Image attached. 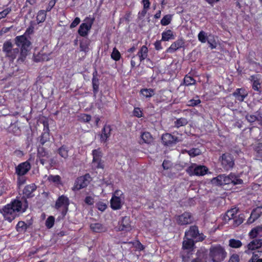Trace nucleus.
Instances as JSON below:
<instances>
[{
	"label": "nucleus",
	"instance_id": "f257e3e1",
	"mask_svg": "<svg viewBox=\"0 0 262 262\" xmlns=\"http://www.w3.org/2000/svg\"><path fill=\"white\" fill-rule=\"evenodd\" d=\"M15 43L17 47H21L20 55L17 60L18 61L23 62L29 51L31 45L30 41L25 36L21 35L15 38ZM3 50L6 56L12 61L16 58L19 53L18 48H15L14 45L9 41L4 43Z\"/></svg>",
	"mask_w": 262,
	"mask_h": 262
},
{
	"label": "nucleus",
	"instance_id": "f03ea898",
	"mask_svg": "<svg viewBox=\"0 0 262 262\" xmlns=\"http://www.w3.org/2000/svg\"><path fill=\"white\" fill-rule=\"evenodd\" d=\"M26 209L23 208L20 201L15 200L11 204L5 206L1 212L3 214L5 220L11 222L17 216L18 213L25 212Z\"/></svg>",
	"mask_w": 262,
	"mask_h": 262
},
{
	"label": "nucleus",
	"instance_id": "7ed1b4c3",
	"mask_svg": "<svg viewBox=\"0 0 262 262\" xmlns=\"http://www.w3.org/2000/svg\"><path fill=\"white\" fill-rule=\"evenodd\" d=\"M211 183L216 185H223L231 183L235 185L242 184L243 180L235 174L231 173L228 176L224 174L219 175L213 178L211 180Z\"/></svg>",
	"mask_w": 262,
	"mask_h": 262
},
{
	"label": "nucleus",
	"instance_id": "20e7f679",
	"mask_svg": "<svg viewBox=\"0 0 262 262\" xmlns=\"http://www.w3.org/2000/svg\"><path fill=\"white\" fill-rule=\"evenodd\" d=\"M209 256L212 262H222L226 258L227 253L224 247L217 245L210 248Z\"/></svg>",
	"mask_w": 262,
	"mask_h": 262
},
{
	"label": "nucleus",
	"instance_id": "39448f33",
	"mask_svg": "<svg viewBox=\"0 0 262 262\" xmlns=\"http://www.w3.org/2000/svg\"><path fill=\"white\" fill-rule=\"evenodd\" d=\"M208 169L204 165H198L196 164H191L187 169V172L191 176H203L207 173Z\"/></svg>",
	"mask_w": 262,
	"mask_h": 262
},
{
	"label": "nucleus",
	"instance_id": "423d86ee",
	"mask_svg": "<svg viewBox=\"0 0 262 262\" xmlns=\"http://www.w3.org/2000/svg\"><path fill=\"white\" fill-rule=\"evenodd\" d=\"M123 193L121 190H116L111 200V207L114 209H119L123 203Z\"/></svg>",
	"mask_w": 262,
	"mask_h": 262
},
{
	"label": "nucleus",
	"instance_id": "0eeeda50",
	"mask_svg": "<svg viewBox=\"0 0 262 262\" xmlns=\"http://www.w3.org/2000/svg\"><path fill=\"white\" fill-rule=\"evenodd\" d=\"M93 154V166L96 168L103 169L104 167L103 162L101 160L102 154L101 150L99 148L94 149L92 151Z\"/></svg>",
	"mask_w": 262,
	"mask_h": 262
},
{
	"label": "nucleus",
	"instance_id": "6e6552de",
	"mask_svg": "<svg viewBox=\"0 0 262 262\" xmlns=\"http://www.w3.org/2000/svg\"><path fill=\"white\" fill-rule=\"evenodd\" d=\"M69 205L68 198L64 195H61L56 201L55 207L56 209L62 211V214L65 215L68 209Z\"/></svg>",
	"mask_w": 262,
	"mask_h": 262
},
{
	"label": "nucleus",
	"instance_id": "1a4fd4ad",
	"mask_svg": "<svg viewBox=\"0 0 262 262\" xmlns=\"http://www.w3.org/2000/svg\"><path fill=\"white\" fill-rule=\"evenodd\" d=\"M185 237L195 240L196 242L202 241L204 239L203 235L199 233L198 227L195 226L190 227L189 229L185 232Z\"/></svg>",
	"mask_w": 262,
	"mask_h": 262
},
{
	"label": "nucleus",
	"instance_id": "9d476101",
	"mask_svg": "<svg viewBox=\"0 0 262 262\" xmlns=\"http://www.w3.org/2000/svg\"><path fill=\"white\" fill-rule=\"evenodd\" d=\"M163 143L166 145H170L172 144H176L177 142L183 140L181 135L178 136L172 135L170 134H165L162 137Z\"/></svg>",
	"mask_w": 262,
	"mask_h": 262
},
{
	"label": "nucleus",
	"instance_id": "9b49d317",
	"mask_svg": "<svg viewBox=\"0 0 262 262\" xmlns=\"http://www.w3.org/2000/svg\"><path fill=\"white\" fill-rule=\"evenodd\" d=\"M90 180V176L89 174H85L77 178L73 187V190H78L85 187L89 184Z\"/></svg>",
	"mask_w": 262,
	"mask_h": 262
},
{
	"label": "nucleus",
	"instance_id": "f8f14e48",
	"mask_svg": "<svg viewBox=\"0 0 262 262\" xmlns=\"http://www.w3.org/2000/svg\"><path fill=\"white\" fill-rule=\"evenodd\" d=\"M221 163L225 169H230L234 165L233 157L229 154H223L221 158Z\"/></svg>",
	"mask_w": 262,
	"mask_h": 262
},
{
	"label": "nucleus",
	"instance_id": "ddd939ff",
	"mask_svg": "<svg viewBox=\"0 0 262 262\" xmlns=\"http://www.w3.org/2000/svg\"><path fill=\"white\" fill-rule=\"evenodd\" d=\"M262 246V239H256L252 241L248 244L246 249L245 250V253L248 254H250L253 252L252 251L258 249Z\"/></svg>",
	"mask_w": 262,
	"mask_h": 262
},
{
	"label": "nucleus",
	"instance_id": "4468645a",
	"mask_svg": "<svg viewBox=\"0 0 262 262\" xmlns=\"http://www.w3.org/2000/svg\"><path fill=\"white\" fill-rule=\"evenodd\" d=\"M177 222L181 225H187L192 222L193 217L189 212H184L176 217Z\"/></svg>",
	"mask_w": 262,
	"mask_h": 262
},
{
	"label": "nucleus",
	"instance_id": "2eb2a0df",
	"mask_svg": "<svg viewBox=\"0 0 262 262\" xmlns=\"http://www.w3.org/2000/svg\"><path fill=\"white\" fill-rule=\"evenodd\" d=\"M31 169V165L29 162L26 161L19 164L15 168V172L19 176L26 174Z\"/></svg>",
	"mask_w": 262,
	"mask_h": 262
},
{
	"label": "nucleus",
	"instance_id": "dca6fc26",
	"mask_svg": "<svg viewBox=\"0 0 262 262\" xmlns=\"http://www.w3.org/2000/svg\"><path fill=\"white\" fill-rule=\"evenodd\" d=\"M184 40L180 39H178L173 42L171 46L166 50L167 53H172L176 51L179 49H180L184 46Z\"/></svg>",
	"mask_w": 262,
	"mask_h": 262
},
{
	"label": "nucleus",
	"instance_id": "f3484780",
	"mask_svg": "<svg viewBox=\"0 0 262 262\" xmlns=\"http://www.w3.org/2000/svg\"><path fill=\"white\" fill-rule=\"evenodd\" d=\"M120 230L129 231L131 229L130 219L128 216L123 217L119 227Z\"/></svg>",
	"mask_w": 262,
	"mask_h": 262
},
{
	"label": "nucleus",
	"instance_id": "a211bd4d",
	"mask_svg": "<svg viewBox=\"0 0 262 262\" xmlns=\"http://www.w3.org/2000/svg\"><path fill=\"white\" fill-rule=\"evenodd\" d=\"M235 99L239 101H243L247 96L248 93L243 89H237L233 93Z\"/></svg>",
	"mask_w": 262,
	"mask_h": 262
},
{
	"label": "nucleus",
	"instance_id": "6ab92c4d",
	"mask_svg": "<svg viewBox=\"0 0 262 262\" xmlns=\"http://www.w3.org/2000/svg\"><path fill=\"white\" fill-rule=\"evenodd\" d=\"M262 213V207H257L252 211L250 217L248 220V223L249 224L254 222Z\"/></svg>",
	"mask_w": 262,
	"mask_h": 262
},
{
	"label": "nucleus",
	"instance_id": "aec40b11",
	"mask_svg": "<svg viewBox=\"0 0 262 262\" xmlns=\"http://www.w3.org/2000/svg\"><path fill=\"white\" fill-rule=\"evenodd\" d=\"M111 128L109 125H105L102 130V133L101 135V141L106 142L111 135Z\"/></svg>",
	"mask_w": 262,
	"mask_h": 262
},
{
	"label": "nucleus",
	"instance_id": "412c9836",
	"mask_svg": "<svg viewBox=\"0 0 262 262\" xmlns=\"http://www.w3.org/2000/svg\"><path fill=\"white\" fill-rule=\"evenodd\" d=\"M238 212V209L236 208H232L228 210L226 215L224 216V220L225 222H228L231 219H234L235 215Z\"/></svg>",
	"mask_w": 262,
	"mask_h": 262
},
{
	"label": "nucleus",
	"instance_id": "4be33fe9",
	"mask_svg": "<svg viewBox=\"0 0 262 262\" xmlns=\"http://www.w3.org/2000/svg\"><path fill=\"white\" fill-rule=\"evenodd\" d=\"M140 62L147 58L148 49L145 46H143L137 53Z\"/></svg>",
	"mask_w": 262,
	"mask_h": 262
},
{
	"label": "nucleus",
	"instance_id": "5701e85b",
	"mask_svg": "<svg viewBox=\"0 0 262 262\" xmlns=\"http://www.w3.org/2000/svg\"><path fill=\"white\" fill-rule=\"evenodd\" d=\"M91 26L86 24L82 23L80 26L78 30L79 34L82 36H85L87 35L89 30H90Z\"/></svg>",
	"mask_w": 262,
	"mask_h": 262
},
{
	"label": "nucleus",
	"instance_id": "b1692460",
	"mask_svg": "<svg viewBox=\"0 0 262 262\" xmlns=\"http://www.w3.org/2000/svg\"><path fill=\"white\" fill-rule=\"evenodd\" d=\"M249 235L251 238H255L257 236H262V225L252 229L249 232Z\"/></svg>",
	"mask_w": 262,
	"mask_h": 262
},
{
	"label": "nucleus",
	"instance_id": "393cba45",
	"mask_svg": "<svg viewBox=\"0 0 262 262\" xmlns=\"http://www.w3.org/2000/svg\"><path fill=\"white\" fill-rule=\"evenodd\" d=\"M194 245V241L190 238H184L183 243V248L184 249L191 250Z\"/></svg>",
	"mask_w": 262,
	"mask_h": 262
},
{
	"label": "nucleus",
	"instance_id": "a878e982",
	"mask_svg": "<svg viewBox=\"0 0 262 262\" xmlns=\"http://www.w3.org/2000/svg\"><path fill=\"white\" fill-rule=\"evenodd\" d=\"M36 186L34 184L28 185L25 187L23 190L24 194L27 197L31 196V193L36 189Z\"/></svg>",
	"mask_w": 262,
	"mask_h": 262
},
{
	"label": "nucleus",
	"instance_id": "bb28decb",
	"mask_svg": "<svg viewBox=\"0 0 262 262\" xmlns=\"http://www.w3.org/2000/svg\"><path fill=\"white\" fill-rule=\"evenodd\" d=\"M174 39V35L172 32L170 30L164 31L162 33V39L163 41H168L170 39Z\"/></svg>",
	"mask_w": 262,
	"mask_h": 262
},
{
	"label": "nucleus",
	"instance_id": "cd10ccee",
	"mask_svg": "<svg viewBox=\"0 0 262 262\" xmlns=\"http://www.w3.org/2000/svg\"><path fill=\"white\" fill-rule=\"evenodd\" d=\"M90 227L93 231L96 232H103L106 230V228L99 223L92 224Z\"/></svg>",
	"mask_w": 262,
	"mask_h": 262
},
{
	"label": "nucleus",
	"instance_id": "c85d7f7f",
	"mask_svg": "<svg viewBox=\"0 0 262 262\" xmlns=\"http://www.w3.org/2000/svg\"><path fill=\"white\" fill-rule=\"evenodd\" d=\"M46 11L45 10H40L37 15L36 20L37 21V23L39 24L40 23L43 22L45 20L46 18Z\"/></svg>",
	"mask_w": 262,
	"mask_h": 262
},
{
	"label": "nucleus",
	"instance_id": "c756f323",
	"mask_svg": "<svg viewBox=\"0 0 262 262\" xmlns=\"http://www.w3.org/2000/svg\"><path fill=\"white\" fill-rule=\"evenodd\" d=\"M251 78L252 81L253 89L255 91H258L259 89V85H260L258 78L255 76H252Z\"/></svg>",
	"mask_w": 262,
	"mask_h": 262
},
{
	"label": "nucleus",
	"instance_id": "7c9ffc66",
	"mask_svg": "<svg viewBox=\"0 0 262 262\" xmlns=\"http://www.w3.org/2000/svg\"><path fill=\"white\" fill-rule=\"evenodd\" d=\"M229 245L232 248H238L242 246V243L239 240L230 239L229 241Z\"/></svg>",
	"mask_w": 262,
	"mask_h": 262
},
{
	"label": "nucleus",
	"instance_id": "2f4dec72",
	"mask_svg": "<svg viewBox=\"0 0 262 262\" xmlns=\"http://www.w3.org/2000/svg\"><path fill=\"white\" fill-rule=\"evenodd\" d=\"M141 94L146 98H150L154 95L153 90L149 89H142L140 91Z\"/></svg>",
	"mask_w": 262,
	"mask_h": 262
},
{
	"label": "nucleus",
	"instance_id": "473e14b6",
	"mask_svg": "<svg viewBox=\"0 0 262 262\" xmlns=\"http://www.w3.org/2000/svg\"><path fill=\"white\" fill-rule=\"evenodd\" d=\"M141 139H142L143 142L145 143H149L152 140V137L150 133L148 132L143 133L141 135Z\"/></svg>",
	"mask_w": 262,
	"mask_h": 262
},
{
	"label": "nucleus",
	"instance_id": "72a5a7b5",
	"mask_svg": "<svg viewBox=\"0 0 262 262\" xmlns=\"http://www.w3.org/2000/svg\"><path fill=\"white\" fill-rule=\"evenodd\" d=\"M188 123V121L186 118H181L178 119H177L175 122L174 124L175 126L179 128L181 126H184L186 125Z\"/></svg>",
	"mask_w": 262,
	"mask_h": 262
},
{
	"label": "nucleus",
	"instance_id": "f704fd0d",
	"mask_svg": "<svg viewBox=\"0 0 262 262\" xmlns=\"http://www.w3.org/2000/svg\"><path fill=\"white\" fill-rule=\"evenodd\" d=\"M58 153L61 157L64 159H66L68 157V150L65 146H63L59 148Z\"/></svg>",
	"mask_w": 262,
	"mask_h": 262
},
{
	"label": "nucleus",
	"instance_id": "c9c22d12",
	"mask_svg": "<svg viewBox=\"0 0 262 262\" xmlns=\"http://www.w3.org/2000/svg\"><path fill=\"white\" fill-rule=\"evenodd\" d=\"M198 40L202 43H205L207 40V35L206 32L201 31L198 34Z\"/></svg>",
	"mask_w": 262,
	"mask_h": 262
},
{
	"label": "nucleus",
	"instance_id": "e433bc0d",
	"mask_svg": "<svg viewBox=\"0 0 262 262\" xmlns=\"http://www.w3.org/2000/svg\"><path fill=\"white\" fill-rule=\"evenodd\" d=\"M172 16L171 15L168 14L165 15L162 19L161 20V24L163 26L168 25L170 23L171 20Z\"/></svg>",
	"mask_w": 262,
	"mask_h": 262
},
{
	"label": "nucleus",
	"instance_id": "4c0bfd02",
	"mask_svg": "<svg viewBox=\"0 0 262 262\" xmlns=\"http://www.w3.org/2000/svg\"><path fill=\"white\" fill-rule=\"evenodd\" d=\"M184 82L186 85H191L194 84L195 80L191 77L189 76H186L184 79Z\"/></svg>",
	"mask_w": 262,
	"mask_h": 262
},
{
	"label": "nucleus",
	"instance_id": "58836bf2",
	"mask_svg": "<svg viewBox=\"0 0 262 262\" xmlns=\"http://www.w3.org/2000/svg\"><path fill=\"white\" fill-rule=\"evenodd\" d=\"M111 57L116 61L119 60L120 58V53L116 48L113 49Z\"/></svg>",
	"mask_w": 262,
	"mask_h": 262
},
{
	"label": "nucleus",
	"instance_id": "ea45409f",
	"mask_svg": "<svg viewBox=\"0 0 262 262\" xmlns=\"http://www.w3.org/2000/svg\"><path fill=\"white\" fill-rule=\"evenodd\" d=\"M48 179L49 181L54 182L56 184L60 183V177L58 175H50Z\"/></svg>",
	"mask_w": 262,
	"mask_h": 262
},
{
	"label": "nucleus",
	"instance_id": "a19ab883",
	"mask_svg": "<svg viewBox=\"0 0 262 262\" xmlns=\"http://www.w3.org/2000/svg\"><path fill=\"white\" fill-rule=\"evenodd\" d=\"M38 157L39 158H49L50 157L49 154L47 151H45L44 149L42 148L38 149Z\"/></svg>",
	"mask_w": 262,
	"mask_h": 262
},
{
	"label": "nucleus",
	"instance_id": "79ce46f5",
	"mask_svg": "<svg viewBox=\"0 0 262 262\" xmlns=\"http://www.w3.org/2000/svg\"><path fill=\"white\" fill-rule=\"evenodd\" d=\"M26 229V224L24 222H19L16 225V229L18 232H23Z\"/></svg>",
	"mask_w": 262,
	"mask_h": 262
},
{
	"label": "nucleus",
	"instance_id": "37998d69",
	"mask_svg": "<svg viewBox=\"0 0 262 262\" xmlns=\"http://www.w3.org/2000/svg\"><path fill=\"white\" fill-rule=\"evenodd\" d=\"M188 154L191 157H195L201 154V150L198 148L191 149L187 151Z\"/></svg>",
	"mask_w": 262,
	"mask_h": 262
},
{
	"label": "nucleus",
	"instance_id": "c03bdc74",
	"mask_svg": "<svg viewBox=\"0 0 262 262\" xmlns=\"http://www.w3.org/2000/svg\"><path fill=\"white\" fill-rule=\"evenodd\" d=\"M234 220V225L237 226L241 224L244 221V217L243 215H239L237 217H235Z\"/></svg>",
	"mask_w": 262,
	"mask_h": 262
},
{
	"label": "nucleus",
	"instance_id": "a18cd8bd",
	"mask_svg": "<svg viewBox=\"0 0 262 262\" xmlns=\"http://www.w3.org/2000/svg\"><path fill=\"white\" fill-rule=\"evenodd\" d=\"M54 224V217L51 216L49 217L46 222V225L47 227L49 228H51L53 227Z\"/></svg>",
	"mask_w": 262,
	"mask_h": 262
},
{
	"label": "nucleus",
	"instance_id": "49530a36",
	"mask_svg": "<svg viewBox=\"0 0 262 262\" xmlns=\"http://www.w3.org/2000/svg\"><path fill=\"white\" fill-rule=\"evenodd\" d=\"M11 11V8L10 7H8L0 12V19L4 18L6 17V16Z\"/></svg>",
	"mask_w": 262,
	"mask_h": 262
},
{
	"label": "nucleus",
	"instance_id": "de8ad7c7",
	"mask_svg": "<svg viewBox=\"0 0 262 262\" xmlns=\"http://www.w3.org/2000/svg\"><path fill=\"white\" fill-rule=\"evenodd\" d=\"M201 103L200 99H191L188 102L187 105L190 106H194L198 105Z\"/></svg>",
	"mask_w": 262,
	"mask_h": 262
},
{
	"label": "nucleus",
	"instance_id": "09e8293b",
	"mask_svg": "<svg viewBox=\"0 0 262 262\" xmlns=\"http://www.w3.org/2000/svg\"><path fill=\"white\" fill-rule=\"evenodd\" d=\"M106 205L102 202H99L97 204V207L98 210L103 211L106 208Z\"/></svg>",
	"mask_w": 262,
	"mask_h": 262
},
{
	"label": "nucleus",
	"instance_id": "8fccbe9b",
	"mask_svg": "<svg viewBox=\"0 0 262 262\" xmlns=\"http://www.w3.org/2000/svg\"><path fill=\"white\" fill-rule=\"evenodd\" d=\"M246 118L247 121L250 123L254 122L257 119L256 116L253 115H247Z\"/></svg>",
	"mask_w": 262,
	"mask_h": 262
},
{
	"label": "nucleus",
	"instance_id": "3c124183",
	"mask_svg": "<svg viewBox=\"0 0 262 262\" xmlns=\"http://www.w3.org/2000/svg\"><path fill=\"white\" fill-rule=\"evenodd\" d=\"M51 53H48V54L41 53V54H40V58H41V60L48 61L51 58V57H50L51 56Z\"/></svg>",
	"mask_w": 262,
	"mask_h": 262
},
{
	"label": "nucleus",
	"instance_id": "603ef678",
	"mask_svg": "<svg viewBox=\"0 0 262 262\" xmlns=\"http://www.w3.org/2000/svg\"><path fill=\"white\" fill-rule=\"evenodd\" d=\"M162 166L164 169H168L171 167V163L169 161L164 160L163 162Z\"/></svg>",
	"mask_w": 262,
	"mask_h": 262
},
{
	"label": "nucleus",
	"instance_id": "864d4df0",
	"mask_svg": "<svg viewBox=\"0 0 262 262\" xmlns=\"http://www.w3.org/2000/svg\"><path fill=\"white\" fill-rule=\"evenodd\" d=\"M133 114L134 116L138 118L141 117L142 114L141 110L138 107H136L134 108Z\"/></svg>",
	"mask_w": 262,
	"mask_h": 262
},
{
	"label": "nucleus",
	"instance_id": "5fc2aeb1",
	"mask_svg": "<svg viewBox=\"0 0 262 262\" xmlns=\"http://www.w3.org/2000/svg\"><path fill=\"white\" fill-rule=\"evenodd\" d=\"M56 4V0H51L49 2L48 4V6L46 9L47 11H50L51 9Z\"/></svg>",
	"mask_w": 262,
	"mask_h": 262
},
{
	"label": "nucleus",
	"instance_id": "6e6d98bb",
	"mask_svg": "<svg viewBox=\"0 0 262 262\" xmlns=\"http://www.w3.org/2000/svg\"><path fill=\"white\" fill-rule=\"evenodd\" d=\"M80 118L83 121L88 122H89L91 119V116L86 114H83L81 115Z\"/></svg>",
	"mask_w": 262,
	"mask_h": 262
},
{
	"label": "nucleus",
	"instance_id": "4d7b16f0",
	"mask_svg": "<svg viewBox=\"0 0 262 262\" xmlns=\"http://www.w3.org/2000/svg\"><path fill=\"white\" fill-rule=\"evenodd\" d=\"M80 20L79 17H76L73 20V21L71 23L70 25L71 28H73L77 26L80 23Z\"/></svg>",
	"mask_w": 262,
	"mask_h": 262
},
{
	"label": "nucleus",
	"instance_id": "13d9d810",
	"mask_svg": "<svg viewBox=\"0 0 262 262\" xmlns=\"http://www.w3.org/2000/svg\"><path fill=\"white\" fill-rule=\"evenodd\" d=\"M239 256L237 254L232 255L229 260L228 262H239Z\"/></svg>",
	"mask_w": 262,
	"mask_h": 262
},
{
	"label": "nucleus",
	"instance_id": "bf43d9fd",
	"mask_svg": "<svg viewBox=\"0 0 262 262\" xmlns=\"http://www.w3.org/2000/svg\"><path fill=\"white\" fill-rule=\"evenodd\" d=\"M84 202L86 204L88 205H92L94 202V199L90 196H86L85 198Z\"/></svg>",
	"mask_w": 262,
	"mask_h": 262
},
{
	"label": "nucleus",
	"instance_id": "052dcab7",
	"mask_svg": "<svg viewBox=\"0 0 262 262\" xmlns=\"http://www.w3.org/2000/svg\"><path fill=\"white\" fill-rule=\"evenodd\" d=\"M252 253L253 254L252 257L249 260V262H254L257 259H259V256H258V254L255 253L254 252H252Z\"/></svg>",
	"mask_w": 262,
	"mask_h": 262
},
{
	"label": "nucleus",
	"instance_id": "680f3d73",
	"mask_svg": "<svg viewBox=\"0 0 262 262\" xmlns=\"http://www.w3.org/2000/svg\"><path fill=\"white\" fill-rule=\"evenodd\" d=\"M155 48L157 50H160L162 49L161 40H157L154 43Z\"/></svg>",
	"mask_w": 262,
	"mask_h": 262
},
{
	"label": "nucleus",
	"instance_id": "e2e57ef3",
	"mask_svg": "<svg viewBox=\"0 0 262 262\" xmlns=\"http://www.w3.org/2000/svg\"><path fill=\"white\" fill-rule=\"evenodd\" d=\"M255 150L258 154H260L262 152V143H259L257 144L255 147Z\"/></svg>",
	"mask_w": 262,
	"mask_h": 262
},
{
	"label": "nucleus",
	"instance_id": "0e129e2a",
	"mask_svg": "<svg viewBox=\"0 0 262 262\" xmlns=\"http://www.w3.org/2000/svg\"><path fill=\"white\" fill-rule=\"evenodd\" d=\"M142 3L143 4V8L148 9L150 6V2L149 0H142Z\"/></svg>",
	"mask_w": 262,
	"mask_h": 262
},
{
	"label": "nucleus",
	"instance_id": "69168bd1",
	"mask_svg": "<svg viewBox=\"0 0 262 262\" xmlns=\"http://www.w3.org/2000/svg\"><path fill=\"white\" fill-rule=\"evenodd\" d=\"M208 43L209 45V47L212 49H215L216 47V44L215 42L212 41L211 40H207Z\"/></svg>",
	"mask_w": 262,
	"mask_h": 262
},
{
	"label": "nucleus",
	"instance_id": "338daca9",
	"mask_svg": "<svg viewBox=\"0 0 262 262\" xmlns=\"http://www.w3.org/2000/svg\"><path fill=\"white\" fill-rule=\"evenodd\" d=\"M80 48L81 49V51H84V52H87L88 51V47L86 45H83V43H81L80 45Z\"/></svg>",
	"mask_w": 262,
	"mask_h": 262
},
{
	"label": "nucleus",
	"instance_id": "774afa93",
	"mask_svg": "<svg viewBox=\"0 0 262 262\" xmlns=\"http://www.w3.org/2000/svg\"><path fill=\"white\" fill-rule=\"evenodd\" d=\"M26 180L23 178H19L18 179L17 184L19 186L24 184Z\"/></svg>",
	"mask_w": 262,
	"mask_h": 262
}]
</instances>
